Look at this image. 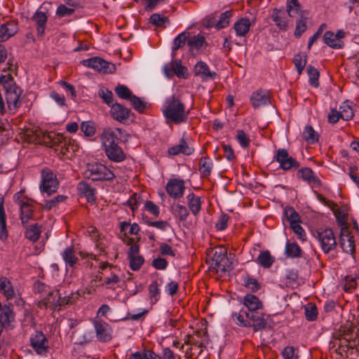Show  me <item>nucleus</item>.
Masks as SVG:
<instances>
[{"label":"nucleus","mask_w":359,"mask_h":359,"mask_svg":"<svg viewBox=\"0 0 359 359\" xmlns=\"http://www.w3.org/2000/svg\"><path fill=\"white\" fill-rule=\"evenodd\" d=\"M231 318L237 325L252 327L254 332L266 329L268 325V316L260 311L245 313L244 309H241L239 312L233 313Z\"/></svg>","instance_id":"1"},{"label":"nucleus","mask_w":359,"mask_h":359,"mask_svg":"<svg viewBox=\"0 0 359 359\" xmlns=\"http://www.w3.org/2000/svg\"><path fill=\"white\" fill-rule=\"evenodd\" d=\"M98 273L104 276L102 285H106L109 289H115L121 281L120 269L107 262L100 263Z\"/></svg>","instance_id":"2"},{"label":"nucleus","mask_w":359,"mask_h":359,"mask_svg":"<svg viewBox=\"0 0 359 359\" xmlns=\"http://www.w3.org/2000/svg\"><path fill=\"white\" fill-rule=\"evenodd\" d=\"M83 175L93 181L111 180L115 177L112 171L100 163H88Z\"/></svg>","instance_id":"3"},{"label":"nucleus","mask_w":359,"mask_h":359,"mask_svg":"<svg viewBox=\"0 0 359 359\" xmlns=\"http://www.w3.org/2000/svg\"><path fill=\"white\" fill-rule=\"evenodd\" d=\"M313 236L319 242L320 248L325 254H328L337 248L336 238L331 229H319L313 233Z\"/></svg>","instance_id":"4"},{"label":"nucleus","mask_w":359,"mask_h":359,"mask_svg":"<svg viewBox=\"0 0 359 359\" xmlns=\"http://www.w3.org/2000/svg\"><path fill=\"white\" fill-rule=\"evenodd\" d=\"M13 201L20 206L22 223L23 224H27L33 215L34 208L32 201L26 197L22 191L14 194Z\"/></svg>","instance_id":"5"},{"label":"nucleus","mask_w":359,"mask_h":359,"mask_svg":"<svg viewBox=\"0 0 359 359\" xmlns=\"http://www.w3.org/2000/svg\"><path fill=\"white\" fill-rule=\"evenodd\" d=\"M273 161L278 163L279 168L284 171L297 170L300 163L291 156L286 149H278L273 156Z\"/></svg>","instance_id":"6"},{"label":"nucleus","mask_w":359,"mask_h":359,"mask_svg":"<svg viewBox=\"0 0 359 359\" xmlns=\"http://www.w3.org/2000/svg\"><path fill=\"white\" fill-rule=\"evenodd\" d=\"M128 135L119 128H105L100 135V140L104 148L116 144V140L120 139L123 142L127 141Z\"/></svg>","instance_id":"7"},{"label":"nucleus","mask_w":359,"mask_h":359,"mask_svg":"<svg viewBox=\"0 0 359 359\" xmlns=\"http://www.w3.org/2000/svg\"><path fill=\"white\" fill-rule=\"evenodd\" d=\"M180 48V34L174 39V46L172 51V60L170 62L165 64L163 67L164 75L170 79L175 75L180 77V61L176 59L177 52Z\"/></svg>","instance_id":"8"},{"label":"nucleus","mask_w":359,"mask_h":359,"mask_svg":"<svg viewBox=\"0 0 359 359\" xmlns=\"http://www.w3.org/2000/svg\"><path fill=\"white\" fill-rule=\"evenodd\" d=\"M210 255L211 264L215 266L216 271H226L229 264L226 250L221 246L216 247L211 250Z\"/></svg>","instance_id":"9"},{"label":"nucleus","mask_w":359,"mask_h":359,"mask_svg":"<svg viewBox=\"0 0 359 359\" xmlns=\"http://www.w3.org/2000/svg\"><path fill=\"white\" fill-rule=\"evenodd\" d=\"M31 347L36 354L46 355L49 348V343L46 335L40 331H35L29 337Z\"/></svg>","instance_id":"10"},{"label":"nucleus","mask_w":359,"mask_h":359,"mask_svg":"<svg viewBox=\"0 0 359 359\" xmlns=\"http://www.w3.org/2000/svg\"><path fill=\"white\" fill-rule=\"evenodd\" d=\"M58 184L55 175L50 170L46 168L41 170V191L50 195L56 191Z\"/></svg>","instance_id":"11"},{"label":"nucleus","mask_w":359,"mask_h":359,"mask_svg":"<svg viewBox=\"0 0 359 359\" xmlns=\"http://www.w3.org/2000/svg\"><path fill=\"white\" fill-rule=\"evenodd\" d=\"M187 44L190 52L195 55L206 45L205 38L203 35L198 34L191 37H188V34L181 32V46Z\"/></svg>","instance_id":"12"},{"label":"nucleus","mask_w":359,"mask_h":359,"mask_svg":"<svg viewBox=\"0 0 359 359\" xmlns=\"http://www.w3.org/2000/svg\"><path fill=\"white\" fill-rule=\"evenodd\" d=\"M81 64L85 67L92 68L97 72H102L103 73H111L115 70V67L113 64L109 63L99 57L83 60L81 61Z\"/></svg>","instance_id":"13"},{"label":"nucleus","mask_w":359,"mask_h":359,"mask_svg":"<svg viewBox=\"0 0 359 359\" xmlns=\"http://www.w3.org/2000/svg\"><path fill=\"white\" fill-rule=\"evenodd\" d=\"M165 116L175 123H180V98L179 95H173L167 101V107L163 112Z\"/></svg>","instance_id":"14"},{"label":"nucleus","mask_w":359,"mask_h":359,"mask_svg":"<svg viewBox=\"0 0 359 359\" xmlns=\"http://www.w3.org/2000/svg\"><path fill=\"white\" fill-rule=\"evenodd\" d=\"M93 325L98 341L107 342L112 339V328L107 323L101 319H95Z\"/></svg>","instance_id":"15"},{"label":"nucleus","mask_w":359,"mask_h":359,"mask_svg":"<svg viewBox=\"0 0 359 359\" xmlns=\"http://www.w3.org/2000/svg\"><path fill=\"white\" fill-rule=\"evenodd\" d=\"M69 302H72V300L68 299L65 302V297L62 298L58 291H53L50 292L46 297L39 302V306L40 307L55 309L62 304Z\"/></svg>","instance_id":"16"},{"label":"nucleus","mask_w":359,"mask_h":359,"mask_svg":"<svg viewBox=\"0 0 359 359\" xmlns=\"http://www.w3.org/2000/svg\"><path fill=\"white\" fill-rule=\"evenodd\" d=\"M332 343V348L337 346L336 352L340 355H343V353H346L348 349H353L356 346V342L353 341L350 343L347 339H344L341 336V330H339L334 334V341Z\"/></svg>","instance_id":"17"},{"label":"nucleus","mask_w":359,"mask_h":359,"mask_svg":"<svg viewBox=\"0 0 359 359\" xmlns=\"http://www.w3.org/2000/svg\"><path fill=\"white\" fill-rule=\"evenodd\" d=\"M252 106L257 109L271 104L269 93L264 90L259 89L253 92L250 98Z\"/></svg>","instance_id":"18"},{"label":"nucleus","mask_w":359,"mask_h":359,"mask_svg":"<svg viewBox=\"0 0 359 359\" xmlns=\"http://www.w3.org/2000/svg\"><path fill=\"white\" fill-rule=\"evenodd\" d=\"M110 107V114L116 121L124 123L129 119L131 112L128 108L119 103H114Z\"/></svg>","instance_id":"19"},{"label":"nucleus","mask_w":359,"mask_h":359,"mask_svg":"<svg viewBox=\"0 0 359 359\" xmlns=\"http://www.w3.org/2000/svg\"><path fill=\"white\" fill-rule=\"evenodd\" d=\"M243 304L247 309L245 313L259 311L263 309V303L258 297L252 294H247L243 299Z\"/></svg>","instance_id":"20"},{"label":"nucleus","mask_w":359,"mask_h":359,"mask_svg":"<svg viewBox=\"0 0 359 359\" xmlns=\"http://www.w3.org/2000/svg\"><path fill=\"white\" fill-rule=\"evenodd\" d=\"M299 178L308 182L309 184L320 187L322 183L319 177L313 172L310 168H302L299 169L297 173Z\"/></svg>","instance_id":"21"},{"label":"nucleus","mask_w":359,"mask_h":359,"mask_svg":"<svg viewBox=\"0 0 359 359\" xmlns=\"http://www.w3.org/2000/svg\"><path fill=\"white\" fill-rule=\"evenodd\" d=\"M194 72L196 76H199L203 81L215 80L217 74L215 72L210 70L208 65L203 62H198L194 66Z\"/></svg>","instance_id":"22"},{"label":"nucleus","mask_w":359,"mask_h":359,"mask_svg":"<svg viewBox=\"0 0 359 359\" xmlns=\"http://www.w3.org/2000/svg\"><path fill=\"white\" fill-rule=\"evenodd\" d=\"M31 20L34 24L37 35L43 36L45 33L48 20L46 14L41 11L37 10L32 15Z\"/></svg>","instance_id":"23"},{"label":"nucleus","mask_w":359,"mask_h":359,"mask_svg":"<svg viewBox=\"0 0 359 359\" xmlns=\"http://www.w3.org/2000/svg\"><path fill=\"white\" fill-rule=\"evenodd\" d=\"M18 24L15 21H9L0 27V42L7 41L18 32Z\"/></svg>","instance_id":"24"},{"label":"nucleus","mask_w":359,"mask_h":359,"mask_svg":"<svg viewBox=\"0 0 359 359\" xmlns=\"http://www.w3.org/2000/svg\"><path fill=\"white\" fill-rule=\"evenodd\" d=\"M61 152L67 157H71L74 153L77 152L80 148L79 144L76 140L64 137L60 142Z\"/></svg>","instance_id":"25"},{"label":"nucleus","mask_w":359,"mask_h":359,"mask_svg":"<svg viewBox=\"0 0 359 359\" xmlns=\"http://www.w3.org/2000/svg\"><path fill=\"white\" fill-rule=\"evenodd\" d=\"M104 151L108 158L112 161L121 162L126 158L124 152L117 144L104 148Z\"/></svg>","instance_id":"26"},{"label":"nucleus","mask_w":359,"mask_h":359,"mask_svg":"<svg viewBox=\"0 0 359 359\" xmlns=\"http://www.w3.org/2000/svg\"><path fill=\"white\" fill-rule=\"evenodd\" d=\"M271 19L280 29L284 31L287 29V19L283 8L274 9L271 15Z\"/></svg>","instance_id":"27"},{"label":"nucleus","mask_w":359,"mask_h":359,"mask_svg":"<svg viewBox=\"0 0 359 359\" xmlns=\"http://www.w3.org/2000/svg\"><path fill=\"white\" fill-rule=\"evenodd\" d=\"M250 20L247 18H242L237 20L233 25L236 36L241 39L245 38L250 31Z\"/></svg>","instance_id":"28"},{"label":"nucleus","mask_w":359,"mask_h":359,"mask_svg":"<svg viewBox=\"0 0 359 359\" xmlns=\"http://www.w3.org/2000/svg\"><path fill=\"white\" fill-rule=\"evenodd\" d=\"M184 343L187 345H191L194 346L191 347H187L186 350H184V346L181 345V351L184 352L185 357L189 358H191L194 353H193V350L197 351L198 348H200L202 346V343H200L198 344V341H196L194 336L191 335H187L184 339Z\"/></svg>","instance_id":"29"},{"label":"nucleus","mask_w":359,"mask_h":359,"mask_svg":"<svg viewBox=\"0 0 359 359\" xmlns=\"http://www.w3.org/2000/svg\"><path fill=\"white\" fill-rule=\"evenodd\" d=\"M340 245L343 251L347 254H353L355 252V241L353 236L350 234H341L340 237Z\"/></svg>","instance_id":"30"},{"label":"nucleus","mask_w":359,"mask_h":359,"mask_svg":"<svg viewBox=\"0 0 359 359\" xmlns=\"http://www.w3.org/2000/svg\"><path fill=\"white\" fill-rule=\"evenodd\" d=\"M187 204L189 210L194 215H196L201 209V198L196 196L194 193H189L187 196Z\"/></svg>","instance_id":"31"},{"label":"nucleus","mask_w":359,"mask_h":359,"mask_svg":"<svg viewBox=\"0 0 359 359\" xmlns=\"http://www.w3.org/2000/svg\"><path fill=\"white\" fill-rule=\"evenodd\" d=\"M78 189L81 194L86 197L88 202H94L95 201V189L92 188L86 182H80L78 185Z\"/></svg>","instance_id":"32"},{"label":"nucleus","mask_w":359,"mask_h":359,"mask_svg":"<svg viewBox=\"0 0 359 359\" xmlns=\"http://www.w3.org/2000/svg\"><path fill=\"white\" fill-rule=\"evenodd\" d=\"M323 41L325 44L332 48L339 49L344 46V43L341 40L336 39L334 36V32L327 31L323 35Z\"/></svg>","instance_id":"33"},{"label":"nucleus","mask_w":359,"mask_h":359,"mask_svg":"<svg viewBox=\"0 0 359 359\" xmlns=\"http://www.w3.org/2000/svg\"><path fill=\"white\" fill-rule=\"evenodd\" d=\"M0 292L7 299H11L15 295V292L11 281L6 277H0Z\"/></svg>","instance_id":"34"},{"label":"nucleus","mask_w":359,"mask_h":359,"mask_svg":"<svg viewBox=\"0 0 359 359\" xmlns=\"http://www.w3.org/2000/svg\"><path fill=\"white\" fill-rule=\"evenodd\" d=\"M275 258L271 256L268 250L262 251L257 258V262L262 267L268 269L270 268Z\"/></svg>","instance_id":"35"},{"label":"nucleus","mask_w":359,"mask_h":359,"mask_svg":"<svg viewBox=\"0 0 359 359\" xmlns=\"http://www.w3.org/2000/svg\"><path fill=\"white\" fill-rule=\"evenodd\" d=\"M213 167L212 161L208 156H203L199 161V172L203 177H208Z\"/></svg>","instance_id":"36"},{"label":"nucleus","mask_w":359,"mask_h":359,"mask_svg":"<svg viewBox=\"0 0 359 359\" xmlns=\"http://www.w3.org/2000/svg\"><path fill=\"white\" fill-rule=\"evenodd\" d=\"M302 250L296 243L287 242L285 248V255L290 258H299L302 256Z\"/></svg>","instance_id":"37"},{"label":"nucleus","mask_w":359,"mask_h":359,"mask_svg":"<svg viewBox=\"0 0 359 359\" xmlns=\"http://www.w3.org/2000/svg\"><path fill=\"white\" fill-rule=\"evenodd\" d=\"M165 189L170 197L177 198L180 196V180L176 178L169 180Z\"/></svg>","instance_id":"38"},{"label":"nucleus","mask_w":359,"mask_h":359,"mask_svg":"<svg viewBox=\"0 0 359 359\" xmlns=\"http://www.w3.org/2000/svg\"><path fill=\"white\" fill-rule=\"evenodd\" d=\"M62 258L66 264L74 266L78 262L79 258L76 256L73 247H67L62 254Z\"/></svg>","instance_id":"39"},{"label":"nucleus","mask_w":359,"mask_h":359,"mask_svg":"<svg viewBox=\"0 0 359 359\" xmlns=\"http://www.w3.org/2000/svg\"><path fill=\"white\" fill-rule=\"evenodd\" d=\"M303 138L309 144H314L318 140V134L314 130L312 126H306L302 133Z\"/></svg>","instance_id":"40"},{"label":"nucleus","mask_w":359,"mask_h":359,"mask_svg":"<svg viewBox=\"0 0 359 359\" xmlns=\"http://www.w3.org/2000/svg\"><path fill=\"white\" fill-rule=\"evenodd\" d=\"M243 285L252 292H255L261 288V283L248 274L243 278Z\"/></svg>","instance_id":"41"},{"label":"nucleus","mask_w":359,"mask_h":359,"mask_svg":"<svg viewBox=\"0 0 359 359\" xmlns=\"http://www.w3.org/2000/svg\"><path fill=\"white\" fill-rule=\"evenodd\" d=\"M0 320L5 327L11 325V323L14 321V314L9 307L3 309L0 314Z\"/></svg>","instance_id":"42"},{"label":"nucleus","mask_w":359,"mask_h":359,"mask_svg":"<svg viewBox=\"0 0 359 359\" xmlns=\"http://www.w3.org/2000/svg\"><path fill=\"white\" fill-rule=\"evenodd\" d=\"M306 72L309 77V83L314 88L319 86V71L311 65H309Z\"/></svg>","instance_id":"43"},{"label":"nucleus","mask_w":359,"mask_h":359,"mask_svg":"<svg viewBox=\"0 0 359 359\" xmlns=\"http://www.w3.org/2000/svg\"><path fill=\"white\" fill-rule=\"evenodd\" d=\"M284 215L287 217V219L290 223V226L301 222L299 214L292 207L287 206L284 209Z\"/></svg>","instance_id":"44"},{"label":"nucleus","mask_w":359,"mask_h":359,"mask_svg":"<svg viewBox=\"0 0 359 359\" xmlns=\"http://www.w3.org/2000/svg\"><path fill=\"white\" fill-rule=\"evenodd\" d=\"M194 151V141L192 139H181V154L190 156Z\"/></svg>","instance_id":"45"},{"label":"nucleus","mask_w":359,"mask_h":359,"mask_svg":"<svg viewBox=\"0 0 359 359\" xmlns=\"http://www.w3.org/2000/svg\"><path fill=\"white\" fill-rule=\"evenodd\" d=\"M232 16V11H226L220 13L219 20L216 22V29H221L229 26L230 19Z\"/></svg>","instance_id":"46"},{"label":"nucleus","mask_w":359,"mask_h":359,"mask_svg":"<svg viewBox=\"0 0 359 359\" xmlns=\"http://www.w3.org/2000/svg\"><path fill=\"white\" fill-rule=\"evenodd\" d=\"M298 271L295 269H289L285 274V284L287 287H294L298 285Z\"/></svg>","instance_id":"47"},{"label":"nucleus","mask_w":359,"mask_h":359,"mask_svg":"<svg viewBox=\"0 0 359 359\" xmlns=\"http://www.w3.org/2000/svg\"><path fill=\"white\" fill-rule=\"evenodd\" d=\"M41 229L36 224L29 226L25 231V237L32 242L36 241L40 236Z\"/></svg>","instance_id":"48"},{"label":"nucleus","mask_w":359,"mask_h":359,"mask_svg":"<svg viewBox=\"0 0 359 359\" xmlns=\"http://www.w3.org/2000/svg\"><path fill=\"white\" fill-rule=\"evenodd\" d=\"M293 62L295 65L298 74H301L306 64V55H302V53H297L294 55Z\"/></svg>","instance_id":"49"},{"label":"nucleus","mask_w":359,"mask_h":359,"mask_svg":"<svg viewBox=\"0 0 359 359\" xmlns=\"http://www.w3.org/2000/svg\"><path fill=\"white\" fill-rule=\"evenodd\" d=\"M286 8L288 15L292 18L299 13L301 6L298 0H287Z\"/></svg>","instance_id":"50"},{"label":"nucleus","mask_w":359,"mask_h":359,"mask_svg":"<svg viewBox=\"0 0 359 359\" xmlns=\"http://www.w3.org/2000/svg\"><path fill=\"white\" fill-rule=\"evenodd\" d=\"M304 310L306 320L313 321L317 318L318 309L316 304L309 303L305 306Z\"/></svg>","instance_id":"51"},{"label":"nucleus","mask_w":359,"mask_h":359,"mask_svg":"<svg viewBox=\"0 0 359 359\" xmlns=\"http://www.w3.org/2000/svg\"><path fill=\"white\" fill-rule=\"evenodd\" d=\"M116 94L121 99L130 100L133 95L131 90L124 85L118 84L114 89Z\"/></svg>","instance_id":"52"},{"label":"nucleus","mask_w":359,"mask_h":359,"mask_svg":"<svg viewBox=\"0 0 359 359\" xmlns=\"http://www.w3.org/2000/svg\"><path fill=\"white\" fill-rule=\"evenodd\" d=\"M236 139L243 148H248L250 143V139L243 130H237Z\"/></svg>","instance_id":"53"},{"label":"nucleus","mask_w":359,"mask_h":359,"mask_svg":"<svg viewBox=\"0 0 359 359\" xmlns=\"http://www.w3.org/2000/svg\"><path fill=\"white\" fill-rule=\"evenodd\" d=\"M149 22L156 27H165L168 23V18L158 13H154L150 16Z\"/></svg>","instance_id":"54"},{"label":"nucleus","mask_w":359,"mask_h":359,"mask_svg":"<svg viewBox=\"0 0 359 359\" xmlns=\"http://www.w3.org/2000/svg\"><path fill=\"white\" fill-rule=\"evenodd\" d=\"M230 219V217L229 215L226 213H222L218 219L217 222L215 223V229L217 231H224L225 230L228 226V222Z\"/></svg>","instance_id":"55"},{"label":"nucleus","mask_w":359,"mask_h":359,"mask_svg":"<svg viewBox=\"0 0 359 359\" xmlns=\"http://www.w3.org/2000/svg\"><path fill=\"white\" fill-rule=\"evenodd\" d=\"M306 18L301 17L297 20L296 27L294 30V36L297 38L300 37L302 34L306 30Z\"/></svg>","instance_id":"56"},{"label":"nucleus","mask_w":359,"mask_h":359,"mask_svg":"<svg viewBox=\"0 0 359 359\" xmlns=\"http://www.w3.org/2000/svg\"><path fill=\"white\" fill-rule=\"evenodd\" d=\"M99 96L102 98L104 102L109 107L113 104V94L107 88H101L98 91Z\"/></svg>","instance_id":"57"},{"label":"nucleus","mask_w":359,"mask_h":359,"mask_svg":"<svg viewBox=\"0 0 359 359\" xmlns=\"http://www.w3.org/2000/svg\"><path fill=\"white\" fill-rule=\"evenodd\" d=\"M133 108L140 113H142L146 107V103L140 97L133 95L129 100Z\"/></svg>","instance_id":"58"},{"label":"nucleus","mask_w":359,"mask_h":359,"mask_svg":"<svg viewBox=\"0 0 359 359\" xmlns=\"http://www.w3.org/2000/svg\"><path fill=\"white\" fill-rule=\"evenodd\" d=\"M340 116L342 119L348 121L353 117V109L348 104L341 106L339 108Z\"/></svg>","instance_id":"59"},{"label":"nucleus","mask_w":359,"mask_h":359,"mask_svg":"<svg viewBox=\"0 0 359 359\" xmlns=\"http://www.w3.org/2000/svg\"><path fill=\"white\" fill-rule=\"evenodd\" d=\"M130 261V267L133 271H137L144 263V258L141 255L128 257Z\"/></svg>","instance_id":"60"},{"label":"nucleus","mask_w":359,"mask_h":359,"mask_svg":"<svg viewBox=\"0 0 359 359\" xmlns=\"http://www.w3.org/2000/svg\"><path fill=\"white\" fill-rule=\"evenodd\" d=\"M149 295L151 299L157 302L160 297V290L157 280L153 281L149 286Z\"/></svg>","instance_id":"61"},{"label":"nucleus","mask_w":359,"mask_h":359,"mask_svg":"<svg viewBox=\"0 0 359 359\" xmlns=\"http://www.w3.org/2000/svg\"><path fill=\"white\" fill-rule=\"evenodd\" d=\"M81 129L85 135L90 137L95 133V128L93 123L90 121H83L81 125Z\"/></svg>","instance_id":"62"},{"label":"nucleus","mask_w":359,"mask_h":359,"mask_svg":"<svg viewBox=\"0 0 359 359\" xmlns=\"http://www.w3.org/2000/svg\"><path fill=\"white\" fill-rule=\"evenodd\" d=\"M74 8L70 6L67 7L64 4H60L58 6L56 10V15L58 17L62 18L65 16H69L74 12Z\"/></svg>","instance_id":"63"},{"label":"nucleus","mask_w":359,"mask_h":359,"mask_svg":"<svg viewBox=\"0 0 359 359\" xmlns=\"http://www.w3.org/2000/svg\"><path fill=\"white\" fill-rule=\"evenodd\" d=\"M283 359H297V351L293 346H287L282 351Z\"/></svg>","instance_id":"64"}]
</instances>
